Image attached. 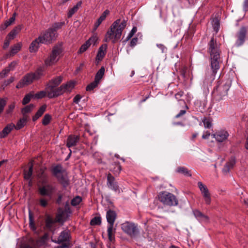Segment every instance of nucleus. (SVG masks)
Returning a JSON list of instances; mask_svg holds the SVG:
<instances>
[{
  "label": "nucleus",
  "mask_w": 248,
  "mask_h": 248,
  "mask_svg": "<svg viewBox=\"0 0 248 248\" xmlns=\"http://www.w3.org/2000/svg\"><path fill=\"white\" fill-rule=\"evenodd\" d=\"M114 166L113 168L111 169L110 170L113 172L114 175H118L122 170V167L118 162H115L113 164Z\"/></svg>",
  "instance_id": "nucleus-33"
},
{
  "label": "nucleus",
  "mask_w": 248,
  "mask_h": 248,
  "mask_svg": "<svg viewBox=\"0 0 248 248\" xmlns=\"http://www.w3.org/2000/svg\"><path fill=\"white\" fill-rule=\"evenodd\" d=\"M159 201L164 205L169 206H176L178 201L172 193L166 191H161L158 195Z\"/></svg>",
  "instance_id": "nucleus-6"
},
{
  "label": "nucleus",
  "mask_w": 248,
  "mask_h": 248,
  "mask_svg": "<svg viewBox=\"0 0 248 248\" xmlns=\"http://www.w3.org/2000/svg\"><path fill=\"white\" fill-rule=\"evenodd\" d=\"M81 2L80 1L78 2L75 6L70 9L68 13V17H71L76 12H77L79 7L81 6Z\"/></svg>",
  "instance_id": "nucleus-38"
},
{
  "label": "nucleus",
  "mask_w": 248,
  "mask_h": 248,
  "mask_svg": "<svg viewBox=\"0 0 248 248\" xmlns=\"http://www.w3.org/2000/svg\"><path fill=\"white\" fill-rule=\"evenodd\" d=\"M51 120V116L48 114H46L44 116L43 120H42V124L44 125H47L50 122Z\"/></svg>",
  "instance_id": "nucleus-47"
},
{
  "label": "nucleus",
  "mask_w": 248,
  "mask_h": 248,
  "mask_svg": "<svg viewBox=\"0 0 248 248\" xmlns=\"http://www.w3.org/2000/svg\"><path fill=\"white\" fill-rule=\"evenodd\" d=\"M212 136L217 142H222L227 139L229 134L226 130H220L217 131Z\"/></svg>",
  "instance_id": "nucleus-15"
},
{
  "label": "nucleus",
  "mask_w": 248,
  "mask_h": 248,
  "mask_svg": "<svg viewBox=\"0 0 248 248\" xmlns=\"http://www.w3.org/2000/svg\"><path fill=\"white\" fill-rule=\"evenodd\" d=\"M126 26V21L123 20L117 19L111 25L109 30L107 31L106 35V42L112 40L113 43L119 39L122 32Z\"/></svg>",
  "instance_id": "nucleus-3"
},
{
  "label": "nucleus",
  "mask_w": 248,
  "mask_h": 248,
  "mask_svg": "<svg viewBox=\"0 0 248 248\" xmlns=\"http://www.w3.org/2000/svg\"><path fill=\"white\" fill-rule=\"evenodd\" d=\"M65 170L61 165L54 166L52 169V173L55 177H58V175Z\"/></svg>",
  "instance_id": "nucleus-26"
},
{
  "label": "nucleus",
  "mask_w": 248,
  "mask_h": 248,
  "mask_svg": "<svg viewBox=\"0 0 248 248\" xmlns=\"http://www.w3.org/2000/svg\"><path fill=\"white\" fill-rule=\"evenodd\" d=\"M46 105H44L42 106L37 112L36 113L35 115L32 118L33 121H36L39 117H40L46 111Z\"/></svg>",
  "instance_id": "nucleus-29"
},
{
  "label": "nucleus",
  "mask_w": 248,
  "mask_h": 248,
  "mask_svg": "<svg viewBox=\"0 0 248 248\" xmlns=\"http://www.w3.org/2000/svg\"><path fill=\"white\" fill-rule=\"evenodd\" d=\"M46 243V241L40 237L36 241L31 239L29 243L21 244L19 248H38Z\"/></svg>",
  "instance_id": "nucleus-12"
},
{
  "label": "nucleus",
  "mask_w": 248,
  "mask_h": 248,
  "mask_svg": "<svg viewBox=\"0 0 248 248\" xmlns=\"http://www.w3.org/2000/svg\"><path fill=\"white\" fill-rule=\"evenodd\" d=\"M22 28V25H18L16 26L10 31V32L7 35V37L11 40L13 39L16 35L20 32Z\"/></svg>",
  "instance_id": "nucleus-27"
},
{
  "label": "nucleus",
  "mask_w": 248,
  "mask_h": 248,
  "mask_svg": "<svg viewBox=\"0 0 248 248\" xmlns=\"http://www.w3.org/2000/svg\"><path fill=\"white\" fill-rule=\"evenodd\" d=\"M34 107V106L33 104H31L24 108L22 109V113L23 114L24 116H26V114L30 112Z\"/></svg>",
  "instance_id": "nucleus-42"
},
{
  "label": "nucleus",
  "mask_w": 248,
  "mask_h": 248,
  "mask_svg": "<svg viewBox=\"0 0 248 248\" xmlns=\"http://www.w3.org/2000/svg\"><path fill=\"white\" fill-rule=\"evenodd\" d=\"M213 28L214 30L216 31V33H217L218 31L220 28V25L218 21L216 20L214 22L213 25Z\"/></svg>",
  "instance_id": "nucleus-55"
},
{
  "label": "nucleus",
  "mask_w": 248,
  "mask_h": 248,
  "mask_svg": "<svg viewBox=\"0 0 248 248\" xmlns=\"http://www.w3.org/2000/svg\"><path fill=\"white\" fill-rule=\"evenodd\" d=\"M81 98V96L79 94H77L74 98L73 102L76 104H78Z\"/></svg>",
  "instance_id": "nucleus-63"
},
{
  "label": "nucleus",
  "mask_w": 248,
  "mask_h": 248,
  "mask_svg": "<svg viewBox=\"0 0 248 248\" xmlns=\"http://www.w3.org/2000/svg\"><path fill=\"white\" fill-rule=\"evenodd\" d=\"M107 45L102 46L100 47L97 53V57L99 60H102L105 55V51L106 49Z\"/></svg>",
  "instance_id": "nucleus-37"
},
{
  "label": "nucleus",
  "mask_w": 248,
  "mask_h": 248,
  "mask_svg": "<svg viewBox=\"0 0 248 248\" xmlns=\"http://www.w3.org/2000/svg\"><path fill=\"white\" fill-rule=\"evenodd\" d=\"M11 40H12L10 39V38H8V37L6 36V38L5 40L4 45H3V48L4 49L7 48L8 46H9L10 42Z\"/></svg>",
  "instance_id": "nucleus-59"
},
{
  "label": "nucleus",
  "mask_w": 248,
  "mask_h": 248,
  "mask_svg": "<svg viewBox=\"0 0 248 248\" xmlns=\"http://www.w3.org/2000/svg\"><path fill=\"white\" fill-rule=\"evenodd\" d=\"M6 101L4 99L0 98V114L3 110L4 108L6 105Z\"/></svg>",
  "instance_id": "nucleus-54"
},
{
  "label": "nucleus",
  "mask_w": 248,
  "mask_h": 248,
  "mask_svg": "<svg viewBox=\"0 0 248 248\" xmlns=\"http://www.w3.org/2000/svg\"><path fill=\"white\" fill-rule=\"evenodd\" d=\"M208 52L210 56V65L212 70L211 80L213 81L217 70L219 69L222 61L220 58V44L212 37L208 44Z\"/></svg>",
  "instance_id": "nucleus-1"
},
{
  "label": "nucleus",
  "mask_w": 248,
  "mask_h": 248,
  "mask_svg": "<svg viewBox=\"0 0 248 248\" xmlns=\"http://www.w3.org/2000/svg\"><path fill=\"white\" fill-rule=\"evenodd\" d=\"M62 52V46L60 45L55 46L49 56L45 60V65L47 66H51L57 62Z\"/></svg>",
  "instance_id": "nucleus-7"
},
{
  "label": "nucleus",
  "mask_w": 248,
  "mask_h": 248,
  "mask_svg": "<svg viewBox=\"0 0 248 248\" xmlns=\"http://www.w3.org/2000/svg\"><path fill=\"white\" fill-rule=\"evenodd\" d=\"M235 164V159L233 156H232L229 161H228L222 169V172L224 174H227L230 170L233 168Z\"/></svg>",
  "instance_id": "nucleus-19"
},
{
  "label": "nucleus",
  "mask_w": 248,
  "mask_h": 248,
  "mask_svg": "<svg viewBox=\"0 0 248 248\" xmlns=\"http://www.w3.org/2000/svg\"><path fill=\"white\" fill-rule=\"evenodd\" d=\"M65 25L64 21L61 22H55L49 28V31H52L56 35H57V31Z\"/></svg>",
  "instance_id": "nucleus-28"
},
{
  "label": "nucleus",
  "mask_w": 248,
  "mask_h": 248,
  "mask_svg": "<svg viewBox=\"0 0 248 248\" xmlns=\"http://www.w3.org/2000/svg\"><path fill=\"white\" fill-rule=\"evenodd\" d=\"M27 122V117L24 116L23 118L20 119L16 124V126H15L16 129H20L22 128L26 124Z\"/></svg>",
  "instance_id": "nucleus-39"
},
{
  "label": "nucleus",
  "mask_w": 248,
  "mask_h": 248,
  "mask_svg": "<svg viewBox=\"0 0 248 248\" xmlns=\"http://www.w3.org/2000/svg\"><path fill=\"white\" fill-rule=\"evenodd\" d=\"M231 85V81L230 80H227L225 82H220L218 81L217 85L212 91V93L214 99L217 101L224 99V97L228 94V91Z\"/></svg>",
  "instance_id": "nucleus-4"
},
{
  "label": "nucleus",
  "mask_w": 248,
  "mask_h": 248,
  "mask_svg": "<svg viewBox=\"0 0 248 248\" xmlns=\"http://www.w3.org/2000/svg\"><path fill=\"white\" fill-rule=\"evenodd\" d=\"M247 31L248 28L246 26H242L236 32L235 34L236 40L235 44L236 46H240L244 44L246 40Z\"/></svg>",
  "instance_id": "nucleus-9"
},
{
  "label": "nucleus",
  "mask_w": 248,
  "mask_h": 248,
  "mask_svg": "<svg viewBox=\"0 0 248 248\" xmlns=\"http://www.w3.org/2000/svg\"><path fill=\"white\" fill-rule=\"evenodd\" d=\"M101 223V218L99 217H93L90 222L91 225H100Z\"/></svg>",
  "instance_id": "nucleus-45"
},
{
  "label": "nucleus",
  "mask_w": 248,
  "mask_h": 248,
  "mask_svg": "<svg viewBox=\"0 0 248 248\" xmlns=\"http://www.w3.org/2000/svg\"><path fill=\"white\" fill-rule=\"evenodd\" d=\"M105 71V70L104 67H101L96 74L94 79L100 82V80L102 79L104 75Z\"/></svg>",
  "instance_id": "nucleus-36"
},
{
  "label": "nucleus",
  "mask_w": 248,
  "mask_h": 248,
  "mask_svg": "<svg viewBox=\"0 0 248 248\" xmlns=\"http://www.w3.org/2000/svg\"><path fill=\"white\" fill-rule=\"evenodd\" d=\"M70 232L68 230H65L62 232L55 243L61 244L64 241H71Z\"/></svg>",
  "instance_id": "nucleus-18"
},
{
  "label": "nucleus",
  "mask_w": 248,
  "mask_h": 248,
  "mask_svg": "<svg viewBox=\"0 0 248 248\" xmlns=\"http://www.w3.org/2000/svg\"><path fill=\"white\" fill-rule=\"evenodd\" d=\"M15 125L12 124H9L6 126L0 132V138H5L15 127Z\"/></svg>",
  "instance_id": "nucleus-23"
},
{
  "label": "nucleus",
  "mask_w": 248,
  "mask_h": 248,
  "mask_svg": "<svg viewBox=\"0 0 248 248\" xmlns=\"http://www.w3.org/2000/svg\"><path fill=\"white\" fill-rule=\"evenodd\" d=\"M116 213L115 211L109 210L107 212L106 218L108 223V239L110 242H112L114 239V233L116 229L114 228V223L116 218Z\"/></svg>",
  "instance_id": "nucleus-5"
},
{
  "label": "nucleus",
  "mask_w": 248,
  "mask_h": 248,
  "mask_svg": "<svg viewBox=\"0 0 248 248\" xmlns=\"http://www.w3.org/2000/svg\"><path fill=\"white\" fill-rule=\"evenodd\" d=\"M90 46H91V44L87 41L84 44H83L81 46V47L78 51V53H82L84 52L88 49V48Z\"/></svg>",
  "instance_id": "nucleus-49"
},
{
  "label": "nucleus",
  "mask_w": 248,
  "mask_h": 248,
  "mask_svg": "<svg viewBox=\"0 0 248 248\" xmlns=\"http://www.w3.org/2000/svg\"><path fill=\"white\" fill-rule=\"evenodd\" d=\"M15 107V105L14 103H13L12 104H10L8 106V108L7 110V113H10L13 111V110L14 109Z\"/></svg>",
  "instance_id": "nucleus-60"
},
{
  "label": "nucleus",
  "mask_w": 248,
  "mask_h": 248,
  "mask_svg": "<svg viewBox=\"0 0 248 248\" xmlns=\"http://www.w3.org/2000/svg\"><path fill=\"white\" fill-rule=\"evenodd\" d=\"M137 28L136 27H134L131 31L128 34V36L126 37V39L125 40V41H127L129 40L133 36V35L137 32Z\"/></svg>",
  "instance_id": "nucleus-50"
},
{
  "label": "nucleus",
  "mask_w": 248,
  "mask_h": 248,
  "mask_svg": "<svg viewBox=\"0 0 248 248\" xmlns=\"http://www.w3.org/2000/svg\"><path fill=\"white\" fill-rule=\"evenodd\" d=\"M81 201V197L79 196H77L71 200V204L72 206H76L78 205Z\"/></svg>",
  "instance_id": "nucleus-43"
},
{
  "label": "nucleus",
  "mask_w": 248,
  "mask_h": 248,
  "mask_svg": "<svg viewBox=\"0 0 248 248\" xmlns=\"http://www.w3.org/2000/svg\"><path fill=\"white\" fill-rule=\"evenodd\" d=\"M186 110H181L180 111V112H179V113H178L176 116H175V118H180L181 117H182L184 115H185L186 113Z\"/></svg>",
  "instance_id": "nucleus-62"
},
{
  "label": "nucleus",
  "mask_w": 248,
  "mask_h": 248,
  "mask_svg": "<svg viewBox=\"0 0 248 248\" xmlns=\"http://www.w3.org/2000/svg\"><path fill=\"white\" fill-rule=\"evenodd\" d=\"M99 82L94 79V81L89 84L86 87V90L87 91H91L96 88Z\"/></svg>",
  "instance_id": "nucleus-44"
},
{
  "label": "nucleus",
  "mask_w": 248,
  "mask_h": 248,
  "mask_svg": "<svg viewBox=\"0 0 248 248\" xmlns=\"http://www.w3.org/2000/svg\"><path fill=\"white\" fill-rule=\"evenodd\" d=\"M16 14L15 13L13 14L12 16L10 17L8 20L5 21V23L9 26L11 25L15 20Z\"/></svg>",
  "instance_id": "nucleus-51"
},
{
  "label": "nucleus",
  "mask_w": 248,
  "mask_h": 248,
  "mask_svg": "<svg viewBox=\"0 0 248 248\" xmlns=\"http://www.w3.org/2000/svg\"><path fill=\"white\" fill-rule=\"evenodd\" d=\"M35 80L32 74L30 73L26 74L17 83L16 88L17 89L23 88L25 86L29 85Z\"/></svg>",
  "instance_id": "nucleus-14"
},
{
  "label": "nucleus",
  "mask_w": 248,
  "mask_h": 248,
  "mask_svg": "<svg viewBox=\"0 0 248 248\" xmlns=\"http://www.w3.org/2000/svg\"><path fill=\"white\" fill-rule=\"evenodd\" d=\"M40 43L39 37L35 39L31 44L30 46V51L31 52L36 51L38 47V45Z\"/></svg>",
  "instance_id": "nucleus-34"
},
{
  "label": "nucleus",
  "mask_w": 248,
  "mask_h": 248,
  "mask_svg": "<svg viewBox=\"0 0 248 248\" xmlns=\"http://www.w3.org/2000/svg\"><path fill=\"white\" fill-rule=\"evenodd\" d=\"M33 97H34V94L31 93L26 94L22 100V104L23 105L28 104L30 101L31 99Z\"/></svg>",
  "instance_id": "nucleus-46"
},
{
  "label": "nucleus",
  "mask_w": 248,
  "mask_h": 248,
  "mask_svg": "<svg viewBox=\"0 0 248 248\" xmlns=\"http://www.w3.org/2000/svg\"><path fill=\"white\" fill-rule=\"evenodd\" d=\"M32 171H33V164L32 163H31L29 170L26 171H24V178L26 180H30L32 174Z\"/></svg>",
  "instance_id": "nucleus-41"
},
{
  "label": "nucleus",
  "mask_w": 248,
  "mask_h": 248,
  "mask_svg": "<svg viewBox=\"0 0 248 248\" xmlns=\"http://www.w3.org/2000/svg\"><path fill=\"white\" fill-rule=\"evenodd\" d=\"M44 68L42 67H39L34 73H31L35 80H38L44 75Z\"/></svg>",
  "instance_id": "nucleus-31"
},
{
  "label": "nucleus",
  "mask_w": 248,
  "mask_h": 248,
  "mask_svg": "<svg viewBox=\"0 0 248 248\" xmlns=\"http://www.w3.org/2000/svg\"><path fill=\"white\" fill-rule=\"evenodd\" d=\"M202 122L204 127L209 128L211 126V123L209 120L205 119Z\"/></svg>",
  "instance_id": "nucleus-58"
},
{
  "label": "nucleus",
  "mask_w": 248,
  "mask_h": 248,
  "mask_svg": "<svg viewBox=\"0 0 248 248\" xmlns=\"http://www.w3.org/2000/svg\"><path fill=\"white\" fill-rule=\"evenodd\" d=\"M184 93L183 92L180 91L175 95V98L178 101L180 100V98L183 95Z\"/></svg>",
  "instance_id": "nucleus-64"
},
{
  "label": "nucleus",
  "mask_w": 248,
  "mask_h": 248,
  "mask_svg": "<svg viewBox=\"0 0 248 248\" xmlns=\"http://www.w3.org/2000/svg\"><path fill=\"white\" fill-rule=\"evenodd\" d=\"M57 190L56 187L52 184H45L38 187V194L40 197L38 200V204L45 208L48 205L49 201Z\"/></svg>",
  "instance_id": "nucleus-2"
},
{
  "label": "nucleus",
  "mask_w": 248,
  "mask_h": 248,
  "mask_svg": "<svg viewBox=\"0 0 248 248\" xmlns=\"http://www.w3.org/2000/svg\"><path fill=\"white\" fill-rule=\"evenodd\" d=\"M109 13V11L106 10L100 16L94 25L93 31H95L101 23L105 19L107 15Z\"/></svg>",
  "instance_id": "nucleus-24"
},
{
  "label": "nucleus",
  "mask_w": 248,
  "mask_h": 248,
  "mask_svg": "<svg viewBox=\"0 0 248 248\" xmlns=\"http://www.w3.org/2000/svg\"><path fill=\"white\" fill-rule=\"evenodd\" d=\"M59 182L64 187H67L69 183L67 176V173L66 170L58 175V177H56Z\"/></svg>",
  "instance_id": "nucleus-21"
},
{
  "label": "nucleus",
  "mask_w": 248,
  "mask_h": 248,
  "mask_svg": "<svg viewBox=\"0 0 248 248\" xmlns=\"http://www.w3.org/2000/svg\"><path fill=\"white\" fill-rule=\"evenodd\" d=\"M157 46L161 50L162 53H166L167 51V47L162 44H157Z\"/></svg>",
  "instance_id": "nucleus-57"
},
{
  "label": "nucleus",
  "mask_w": 248,
  "mask_h": 248,
  "mask_svg": "<svg viewBox=\"0 0 248 248\" xmlns=\"http://www.w3.org/2000/svg\"><path fill=\"white\" fill-rule=\"evenodd\" d=\"M62 81V77L61 76L58 77L51 79L49 83L47 84L46 86H50L56 87L58 86Z\"/></svg>",
  "instance_id": "nucleus-30"
},
{
  "label": "nucleus",
  "mask_w": 248,
  "mask_h": 248,
  "mask_svg": "<svg viewBox=\"0 0 248 248\" xmlns=\"http://www.w3.org/2000/svg\"><path fill=\"white\" fill-rule=\"evenodd\" d=\"M107 185L109 188L115 191L119 190V186L118 184L115 181L114 177L110 173H109L107 176Z\"/></svg>",
  "instance_id": "nucleus-17"
},
{
  "label": "nucleus",
  "mask_w": 248,
  "mask_h": 248,
  "mask_svg": "<svg viewBox=\"0 0 248 248\" xmlns=\"http://www.w3.org/2000/svg\"><path fill=\"white\" fill-rule=\"evenodd\" d=\"M176 171L178 173L184 174L185 176H191V174L190 170L185 167H179L177 168Z\"/></svg>",
  "instance_id": "nucleus-32"
},
{
  "label": "nucleus",
  "mask_w": 248,
  "mask_h": 248,
  "mask_svg": "<svg viewBox=\"0 0 248 248\" xmlns=\"http://www.w3.org/2000/svg\"><path fill=\"white\" fill-rule=\"evenodd\" d=\"M61 244V248H69L72 246L71 241H64Z\"/></svg>",
  "instance_id": "nucleus-53"
},
{
  "label": "nucleus",
  "mask_w": 248,
  "mask_h": 248,
  "mask_svg": "<svg viewBox=\"0 0 248 248\" xmlns=\"http://www.w3.org/2000/svg\"><path fill=\"white\" fill-rule=\"evenodd\" d=\"M138 42V38L137 37L133 38L130 41V46L131 47H134L137 44Z\"/></svg>",
  "instance_id": "nucleus-61"
},
{
  "label": "nucleus",
  "mask_w": 248,
  "mask_h": 248,
  "mask_svg": "<svg viewBox=\"0 0 248 248\" xmlns=\"http://www.w3.org/2000/svg\"><path fill=\"white\" fill-rule=\"evenodd\" d=\"M198 186L200 189L205 203L207 204H210L211 196L207 186L203 185L201 182L198 183Z\"/></svg>",
  "instance_id": "nucleus-13"
},
{
  "label": "nucleus",
  "mask_w": 248,
  "mask_h": 248,
  "mask_svg": "<svg viewBox=\"0 0 248 248\" xmlns=\"http://www.w3.org/2000/svg\"><path fill=\"white\" fill-rule=\"evenodd\" d=\"M68 213L65 210L62 208H59L58 213L56 216V221L60 223H63L68 218Z\"/></svg>",
  "instance_id": "nucleus-16"
},
{
  "label": "nucleus",
  "mask_w": 248,
  "mask_h": 248,
  "mask_svg": "<svg viewBox=\"0 0 248 248\" xmlns=\"http://www.w3.org/2000/svg\"><path fill=\"white\" fill-rule=\"evenodd\" d=\"M57 37L52 31L48 28L42 35L39 36V42L42 44H50L54 41Z\"/></svg>",
  "instance_id": "nucleus-10"
},
{
  "label": "nucleus",
  "mask_w": 248,
  "mask_h": 248,
  "mask_svg": "<svg viewBox=\"0 0 248 248\" xmlns=\"http://www.w3.org/2000/svg\"><path fill=\"white\" fill-rule=\"evenodd\" d=\"M11 69L6 68L5 69L3 70L0 73V77L1 78H3L5 77V76L8 73V72L11 70Z\"/></svg>",
  "instance_id": "nucleus-56"
},
{
  "label": "nucleus",
  "mask_w": 248,
  "mask_h": 248,
  "mask_svg": "<svg viewBox=\"0 0 248 248\" xmlns=\"http://www.w3.org/2000/svg\"><path fill=\"white\" fill-rule=\"evenodd\" d=\"M46 93L47 94V91H41L34 95L35 98L41 99L46 96Z\"/></svg>",
  "instance_id": "nucleus-48"
},
{
  "label": "nucleus",
  "mask_w": 248,
  "mask_h": 248,
  "mask_svg": "<svg viewBox=\"0 0 248 248\" xmlns=\"http://www.w3.org/2000/svg\"><path fill=\"white\" fill-rule=\"evenodd\" d=\"M62 86H64L63 89L65 92H70L74 88L75 86V82L72 81H70L68 82L66 84H63Z\"/></svg>",
  "instance_id": "nucleus-40"
},
{
  "label": "nucleus",
  "mask_w": 248,
  "mask_h": 248,
  "mask_svg": "<svg viewBox=\"0 0 248 248\" xmlns=\"http://www.w3.org/2000/svg\"><path fill=\"white\" fill-rule=\"evenodd\" d=\"M57 222L56 219L54 220L53 217L49 215H46L45 227L49 230L52 231L53 225Z\"/></svg>",
  "instance_id": "nucleus-22"
},
{
  "label": "nucleus",
  "mask_w": 248,
  "mask_h": 248,
  "mask_svg": "<svg viewBox=\"0 0 248 248\" xmlns=\"http://www.w3.org/2000/svg\"><path fill=\"white\" fill-rule=\"evenodd\" d=\"M79 140V136L78 135H69L67 139L66 146L70 148L76 146Z\"/></svg>",
  "instance_id": "nucleus-20"
},
{
  "label": "nucleus",
  "mask_w": 248,
  "mask_h": 248,
  "mask_svg": "<svg viewBox=\"0 0 248 248\" xmlns=\"http://www.w3.org/2000/svg\"><path fill=\"white\" fill-rule=\"evenodd\" d=\"M22 44L20 43L15 44L12 48L10 52V56H13L17 53L21 47Z\"/></svg>",
  "instance_id": "nucleus-35"
},
{
  "label": "nucleus",
  "mask_w": 248,
  "mask_h": 248,
  "mask_svg": "<svg viewBox=\"0 0 248 248\" xmlns=\"http://www.w3.org/2000/svg\"><path fill=\"white\" fill-rule=\"evenodd\" d=\"M193 214L196 218L200 221L207 222L209 220L208 217L202 214L198 210L193 211Z\"/></svg>",
  "instance_id": "nucleus-25"
},
{
  "label": "nucleus",
  "mask_w": 248,
  "mask_h": 248,
  "mask_svg": "<svg viewBox=\"0 0 248 248\" xmlns=\"http://www.w3.org/2000/svg\"><path fill=\"white\" fill-rule=\"evenodd\" d=\"M122 230L132 238L137 237L140 231L138 225L135 223L126 222L122 224Z\"/></svg>",
  "instance_id": "nucleus-8"
},
{
  "label": "nucleus",
  "mask_w": 248,
  "mask_h": 248,
  "mask_svg": "<svg viewBox=\"0 0 248 248\" xmlns=\"http://www.w3.org/2000/svg\"><path fill=\"white\" fill-rule=\"evenodd\" d=\"M62 85L60 87L55 89V87L46 86V88L47 92V96L50 98L57 97L65 92Z\"/></svg>",
  "instance_id": "nucleus-11"
},
{
  "label": "nucleus",
  "mask_w": 248,
  "mask_h": 248,
  "mask_svg": "<svg viewBox=\"0 0 248 248\" xmlns=\"http://www.w3.org/2000/svg\"><path fill=\"white\" fill-rule=\"evenodd\" d=\"M98 40V37L96 35H93L90 37L87 41L91 45L92 44H94Z\"/></svg>",
  "instance_id": "nucleus-52"
}]
</instances>
